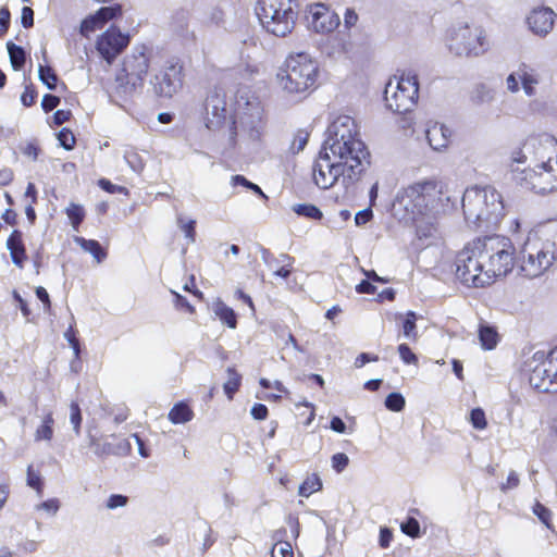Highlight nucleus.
Here are the masks:
<instances>
[{
	"label": "nucleus",
	"instance_id": "nucleus-1",
	"mask_svg": "<svg viewBox=\"0 0 557 557\" xmlns=\"http://www.w3.org/2000/svg\"><path fill=\"white\" fill-rule=\"evenodd\" d=\"M206 127L210 131L220 129L230 120L228 146H236L237 136L245 137L251 141L260 140L263 132L262 108L260 101L252 97L240 95L236 99L234 114H231L227 107H214L207 101L203 103Z\"/></svg>",
	"mask_w": 557,
	"mask_h": 557
},
{
	"label": "nucleus",
	"instance_id": "nucleus-2",
	"mask_svg": "<svg viewBox=\"0 0 557 557\" xmlns=\"http://www.w3.org/2000/svg\"><path fill=\"white\" fill-rule=\"evenodd\" d=\"M520 269L527 277H537L557 260V221L530 232L520 250Z\"/></svg>",
	"mask_w": 557,
	"mask_h": 557
},
{
	"label": "nucleus",
	"instance_id": "nucleus-3",
	"mask_svg": "<svg viewBox=\"0 0 557 557\" xmlns=\"http://www.w3.org/2000/svg\"><path fill=\"white\" fill-rule=\"evenodd\" d=\"M461 206L466 222L474 230H494L505 216L503 197L492 186L467 188Z\"/></svg>",
	"mask_w": 557,
	"mask_h": 557
},
{
	"label": "nucleus",
	"instance_id": "nucleus-4",
	"mask_svg": "<svg viewBox=\"0 0 557 557\" xmlns=\"http://www.w3.org/2000/svg\"><path fill=\"white\" fill-rule=\"evenodd\" d=\"M322 148L341 160L361 163L360 168L364 170L370 166V152L357 137L355 120L348 115H341L329 125Z\"/></svg>",
	"mask_w": 557,
	"mask_h": 557
},
{
	"label": "nucleus",
	"instance_id": "nucleus-5",
	"mask_svg": "<svg viewBox=\"0 0 557 557\" xmlns=\"http://www.w3.org/2000/svg\"><path fill=\"white\" fill-rule=\"evenodd\" d=\"M442 182L425 180L404 188L396 196V203L404 208L409 219L436 218L441 203Z\"/></svg>",
	"mask_w": 557,
	"mask_h": 557
},
{
	"label": "nucleus",
	"instance_id": "nucleus-6",
	"mask_svg": "<svg viewBox=\"0 0 557 557\" xmlns=\"http://www.w3.org/2000/svg\"><path fill=\"white\" fill-rule=\"evenodd\" d=\"M297 8V0H258L256 14L268 33L284 37L295 27Z\"/></svg>",
	"mask_w": 557,
	"mask_h": 557
},
{
	"label": "nucleus",
	"instance_id": "nucleus-7",
	"mask_svg": "<svg viewBox=\"0 0 557 557\" xmlns=\"http://www.w3.org/2000/svg\"><path fill=\"white\" fill-rule=\"evenodd\" d=\"M317 76L318 64L305 52L290 54L276 74L280 86L290 94L308 90L314 85Z\"/></svg>",
	"mask_w": 557,
	"mask_h": 557
},
{
	"label": "nucleus",
	"instance_id": "nucleus-8",
	"mask_svg": "<svg viewBox=\"0 0 557 557\" xmlns=\"http://www.w3.org/2000/svg\"><path fill=\"white\" fill-rule=\"evenodd\" d=\"M483 262L485 265L484 286L494 278L506 276L513 268L515 248L508 237L491 235L482 237Z\"/></svg>",
	"mask_w": 557,
	"mask_h": 557
},
{
	"label": "nucleus",
	"instance_id": "nucleus-9",
	"mask_svg": "<svg viewBox=\"0 0 557 557\" xmlns=\"http://www.w3.org/2000/svg\"><path fill=\"white\" fill-rule=\"evenodd\" d=\"M360 165L361 163L359 162L354 164L347 160L341 159L336 162H331L327 150L322 148L312 168L314 183L318 187L327 189L342 176L343 183L348 186L357 182L366 172Z\"/></svg>",
	"mask_w": 557,
	"mask_h": 557
},
{
	"label": "nucleus",
	"instance_id": "nucleus-10",
	"mask_svg": "<svg viewBox=\"0 0 557 557\" xmlns=\"http://www.w3.org/2000/svg\"><path fill=\"white\" fill-rule=\"evenodd\" d=\"M447 47L456 57L473 58L488 49L484 30L468 23H457L447 33Z\"/></svg>",
	"mask_w": 557,
	"mask_h": 557
},
{
	"label": "nucleus",
	"instance_id": "nucleus-11",
	"mask_svg": "<svg viewBox=\"0 0 557 557\" xmlns=\"http://www.w3.org/2000/svg\"><path fill=\"white\" fill-rule=\"evenodd\" d=\"M482 237L465 246L455 258L456 277L468 287H484Z\"/></svg>",
	"mask_w": 557,
	"mask_h": 557
},
{
	"label": "nucleus",
	"instance_id": "nucleus-12",
	"mask_svg": "<svg viewBox=\"0 0 557 557\" xmlns=\"http://www.w3.org/2000/svg\"><path fill=\"white\" fill-rule=\"evenodd\" d=\"M512 180L522 188L532 190L535 194H547L557 189V153L556 158H548L533 168L512 169Z\"/></svg>",
	"mask_w": 557,
	"mask_h": 557
},
{
	"label": "nucleus",
	"instance_id": "nucleus-13",
	"mask_svg": "<svg viewBox=\"0 0 557 557\" xmlns=\"http://www.w3.org/2000/svg\"><path fill=\"white\" fill-rule=\"evenodd\" d=\"M418 96L419 79L412 70L404 71L395 86L389 81L384 90L386 107L400 114L410 112L414 108Z\"/></svg>",
	"mask_w": 557,
	"mask_h": 557
},
{
	"label": "nucleus",
	"instance_id": "nucleus-14",
	"mask_svg": "<svg viewBox=\"0 0 557 557\" xmlns=\"http://www.w3.org/2000/svg\"><path fill=\"white\" fill-rule=\"evenodd\" d=\"M145 46H136L132 54L124 59L122 72L116 76L117 88L124 94H132L141 86L149 67Z\"/></svg>",
	"mask_w": 557,
	"mask_h": 557
},
{
	"label": "nucleus",
	"instance_id": "nucleus-15",
	"mask_svg": "<svg viewBox=\"0 0 557 557\" xmlns=\"http://www.w3.org/2000/svg\"><path fill=\"white\" fill-rule=\"evenodd\" d=\"M556 146L557 144L552 137H546L544 140L530 138L523 144L521 149L512 152V161L516 163L529 162L530 166L531 164L536 165L547 162L548 158H552L548 154V150L554 149L556 151Z\"/></svg>",
	"mask_w": 557,
	"mask_h": 557
},
{
	"label": "nucleus",
	"instance_id": "nucleus-16",
	"mask_svg": "<svg viewBox=\"0 0 557 557\" xmlns=\"http://www.w3.org/2000/svg\"><path fill=\"white\" fill-rule=\"evenodd\" d=\"M128 35H124L114 26L107 29L97 40L96 48L99 54L108 62L113 60L127 47Z\"/></svg>",
	"mask_w": 557,
	"mask_h": 557
},
{
	"label": "nucleus",
	"instance_id": "nucleus-17",
	"mask_svg": "<svg viewBox=\"0 0 557 557\" xmlns=\"http://www.w3.org/2000/svg\"><path fill=\"white\" fill-rule=\"evenodd\" d=\"M89 446L94 449L97 457L103 459L109 456H126L131 449V443L124 438H117L115 435L106 437L103 442L88 432Z\"/></svg>",
	"mask_w": 557,
	"mask_h": 557
},
{
	"label": "nucleus",
	"instance_id": "nucleus-18",
	"mask_svg": "<svg viewBox=\"0 0 557 557\" xmlns=\"http://www.w3.org/2000/svg\"><path fill=\"white\" fill-rule=\"evenodd\" d=\"M182 66L171 65L151 82L159 97L171 98L182 86Z\"/></svg>",
	"mask_w": 557,
	"mask_h": 557
},
{
	"label": "nucleus",
	"instance_id": "nucleus-19",
	"mask_svg": "<svg viewBox=\"0 0 557 557\" xmlns=\"http://www.w3.org/2000/svg\"><path fill=\"white\" fill-rule=\"evenodd\" d=\"M309 13L312 17V28L317 33H331L336 27H338L341 23L338 14L331 11L323 3H315L310 5Z\"/></svg>",
	"mask_w": 557,
	"mask_h": 557
},
{
	"label": "nucleus",
	"instance_id": "nucleus-20",
	"mask_svg": "<svg viewBox=\"0 0 557 557\" xmlns=\"http://www.w3.org/2000/svg\"><path fill=\"white\" fill-rule=\"evenodd\" d=\"M529 29L536 36H546L554 26L555 13L550 8L533 9L527 17Z\"/></svg>",
	"mask_w": 557,
	"mask_h": 557
},
{
	"label": "nucleus",
	"instance_id": "nucleus-21",
	"mask_svg": "<svg viewBox=\"0 0 557 557\" xmlns=\"http://www.w3.org/2000/svg\"><path fill=\"white\" fill-rule=\"evenodd\" d=\"M552 351L546 360L535 366L529 376L530 385L541 393H557V386L547 383L549 371H552Z\"/></svg>",
	"mask_w": 557,
	"mask_h": 557
},
{
	"label": "nucleus",
	"instance_id": "nucleus-22",
	"mask_svg": "<svg viewBox=\"0 0 557 557\" xmlns=\"http://www.w3.org/2000/svg\"><path fill=\"white\" fill-rule=\"evenodd\" d=\"M7 248L10 251L12 262L23 268L24 261L26 260L25 247L22 239V232L14 230L7 240Z\"/></svg>",
	"mask_w": 557,
	"mask_h": 557
},
{
	"label": "nucleus",
	"instance_id": "nucleus-23",
	"mask_svg": "<svg viewBox=\"0 0 557 557\" xmlns=\"http://www.w3.org/2000/svg\"><path fill=\"white\" fill-rule=\"evenodd\" d=\"M451 131L444 124L435 123L426 129V139L434 150H441L448 145Z\"/></svg>",
	"mask_w": 557,
	"mask_h": 557
},
{
	"label": "nucleus",
	"instance_id": "nucleus-24",
	"mask_svg": "<svg viewBox=\"0 0 557 557\" xmlns=\"http://www.w3.org/2000/svg\"><path fill=\"white\" fill-rule=\"evenodd\" d=\"M517 75L521 82L525 95L529 97L534 96L536 92L535 85L540 83V76L537 72L525 63H521L517 70Z\"/></svg>",
	"mask_w": 557,
	"mask_h": 557
},
{
	"label": "nucleus",
	"instance_id": "nucleus-25",
	"mask_svg": "<svg viewBox=\"0 0 557 557\" xmlns=\"http://www.w3.org/2000/svg\"><path fill=\"white\" fill-rule=\"evenodd\" d=\"M74 242L79 245L84 251L89 252L98 263L102 262L108 256L107 250L96 239H86L76 236Z\"/></svg>",
	"mask_w": 557,
	"mask_h": 557
},
{
	"label": "nucleus",
	"instance_id": "nucleus-26",
	"mask_svg": "<svg viewBox=\"0 0 557 557\" xmlns=\"http://www.w3.org/2000/svg\"><path fill=\"white\" fill-rule=\"evenodd\" d=\"M212 310L221 322L226 324L230 329H235L237 326V314L221 299H216L213 302Z\"/></svg>",
	"mask_w": 557,
	"mask_h": 557
},
{
	"label": "nucleus",
	"instance_id": "nucleus-27",
	"mask_svg": "<svg viewBox=\"0 0 557 557\" xmlns=\"http://www.w3.org/2000/svg\"><path fill=\"white\" fill-rule=\"evenodd\" d=\"M168 417L172 423L181 424L190 421L194 412L186 403L180 401L173 406Z\"/></svg>",
	"mask_w": 557,
	"mask_h": 557
},
{
	"label": "nucleus",
	"instance_id": "nucleus-28",
	"mask_svg": "<svg viewBox=\"0 0 557 557\" xmlns=\"http://www.w3.org/2000/svg\"><path fill=\"white\" fill-rule=\"evenodd\" d=\"M7 49L12 69L14 71H21L26 62V51L23 47L12 41L7 42Z\"/></svg>",
	"mask_w": 557,
	"mask_h": 557
},
{
	"label": "nucleus",
	"instance_id": "nucleus-29",
	"mask_svg": "<svg viewBox=\"0 0 557 557\" xmlns=\"http://www.w3.org/2000/svg\"><path fill=\"white\" fill-rule=\"evenodd\" d=\"M227 381L223 384V391L227 398L232 400L242 384V375L233 367L226 369Z\"/></svg>",
	"mask_w": 557,
	"mask_h": 557
},
{
	"label": "nucleus",
	"instance_id": "nucleus-30",
	"mask_svg": "<svg viewBox=\"0 0 557 557\" xmlns=\"http://www.w3.org/2000/svg\"><path fill=\"white\" fill-rule=\"evenodd\" d=\"M479 339L484 349L491 350L497 345L498 334L494 327L483 324L479 329Z\"/></svg>",
	"mask_w": 557,
	"mask_h": 557
},
{
	"label": "nucleus",
	"instance_id": "nucleus-31",
	"mask_svg": "<svg viewBox=\"0 0 557 557\" xmlns=\"http://www.w3.org/2000/svg\"><path fill=\"white\" fill-rule=\"evenodd\" d=\"M53 424L54 419L52 412H48L35 432V441H50L53 436Z\"/></svg>",
	"mask_w": 557,
	"mask_h": 557
},
{
	"label": "nucleus",
	"instance_id": "nucleus-32",
	"mask_svg": "<svg viewBox=\"0 0 557 557\" xmlns=\"http://www.w3.org/2000/svg\"><path fill=\"white\" fill-rule=\"evenodd\" d=\"M38 78L49 90L57 89L59 77L51 66L40 64L38 67Z\"/></svg>",
	"mask_w": 557,
	"mask_h": 557
},
{
	"label": "nucleus",
	"instance_id": "nucleus-33",
	"mask_svg": "<svg viewBox=\"0 0 557 557\" xmlns=\"http://www.w3.org/2000/svg\"><path fill=\"white\" fill-rule=\"evenodd\" d=\"M493 98V90L485 84H478L471 92V101L475 104L488 103Z\"/></svg>",
	"mask_w": 557,
	"mask_h": 557
},
{
	"label": "nucleus",
	"instance_id": "nucleus-34",
	"mask_svg": "<svg viewBox=\"0 0 557 557\" xmlns=\"http://www.w3.org/2000/svg\"><path fill=\"white\" fill-rule=\"evenodd\" d=\"M322 488V482L319 475L312 474L307 478L299 486L298 494L302 497H309L312 493Z\"/></svg>",
	"mask_w": 557,
	"mask_h": 557
},
{
	"label": "nucleus",
	"instance_id": "nucleus-35",
	"mask_svg": "<svg viewBox=\"0 0 557 557\" xmlns=\"http://www.w3.org/2000/svg\"><path fill=\"white\" fill-rule=\"evenodd\" d=\"M65 213L71 221V225L75 231H78L79 225L85 219V210L83 206L77 203H70V206L65 209Z\"/></svg>",
	"mask_w": 557,
	"mask_h": 557
},
{
	"label": "nucleus",
	"instance_id": "nucleus-36",
	"mask_svg": "<svg viewBox=\"0 0 557 557\" xmlns=\"http://www.w3.org/2000/svg\"><path fill=\"white\" fill-rule=\"evenodd\" d=\"M293 211L301 216H306L311 220H321L323 214L322 211L314 205L311 203H298L293 207Z\"/></svg>",
	"mask_w": 557,
	"mask_h": 557
},
{
	"label": "nucleus",
	"instance_id": "nucleus-37",
	"mask_svg": "<svg viewBox=\"0 0 557 557\" xmlns=\"http://www.w3.org/2000/svg\"><path fill=\"white\" fill-rule=\"evenodd\" d=\"M95 14L98 17V20H100L101 24L104 25L107 22L122 15V5L115 3L109 7H102Z\"/></svg>",
	"mask_w": 557,
	"mask_h": 557
},
{
	"label": "nucleus",
	"instance_id": "nucleus-38",
	"mask_svg": "<svg viewBox=\"0 0 557 557\" xmlns=\"http://www.w3.org/2000/svg\"><path fill=\"white\" fill-rule=\"evenodd\" d=\"M384 405L388 410L399 412L405 408V397L398 392H392L386 396Z\"/></svg>",
	"mask_w": 557,
	"mask_h": 557
},
{
	"label": "nucleus",
	"instance_id": "nucleus-39",
	"mask_svg": "<svg viewBox=\"0 0 557 557\" xmlns=\"http://www.w3.org/2000/svg\"><path fill=\"white\" fill-rule=\"evenodd\" d=\"M400 530L412 539L420 537L421 535L420 523L413 517H408L404 522H401Z\"/></svg>",
	"mask_w": 557,
	"mask_h": 557
},
{
	"label": "nucleus",
	"instance_id": "nucleus-40",
	"mask_svg": "<svg viewBox=\"0 0 557 557\" xmlns=\"http://www.w3.org/2000/svg\"><path fill=\"white\" fill-rule=\"evenodd\" d=\"M102 26L103 25L101 24L100 20H98L96 14H92L82 21L79 33L82 36L88 37L90 33L101 28Z\"/></svg>",
	"mask_w": 557,
	"mask_h": 557
},
{
	"label": "nucleus",
	"instance_id": "nucleus-41",
	"mask_svg": "<svg viewBox=\"0 0 557 557\" xmlns=\"http://www.w3.org/2000/svg\"><path fill=\"white\" fill-rule=\"evenodd\" d=\"M417 314L413 311H408L403 322V332L407 338H416L417 336Z\"/></svg>",
	"mask_w": 557,
	"mask_h": 557
},
{
	"label": "nucleus",
	"instance_id": "nucleus-42",
	"mask_svg": "<svg viewBox=\"0 0 557 557\" xmlns=\"http://www.w3.org/2000/svg\"><path fill=\"white\" fill-rule=\"evenodd\" d=\"M438 202L442 205L438 209V215L445 214L456 208V199H451L444 184L442 185V194H440Z\"/></svg>",
	"mask_w": 557,
	"mask_h": 557
},
{
	"label": "nucleus",
	"instance_id": "nucleus-43",
	"mask_svg": "<svg viewBox=\"0 0 557 557\" xmlns=\"http://www.w3.org/2000/svg\"><path fill=\"white\" fill-rule=\"evenodd\" d=\"M177 225L185 233V237L194 243L196 239V221L193 219L185 221L183 215L180 214L177 215Z\"/></svg>",
	"mask_w": 557,
	"mask_h": 557
},
{
	"label": "nucleus",
	"instance_id": "nucleus-44",
	"mask_svg": "<svg viewBox=\"0 0 557 557\" xmlns=\"http://www.w3.org/2000/svg\"><path fill=\"white\" fill-rule=\"evenodd\" d=\"M533 513L547 529H553L552 511L546 506L536 502L533 506Z\"/></svg>",
	"mask_w": 557,
	"mask_h": 557
},
{
	"label": "nucleus",
	"instance_id": "nucleus-45",
	"mask_svg": "<svg viewBox=\"0 0 557 557\" xmlns=\"http://www.w3.org/2000/svg\"><path fill=\"white\" fill-rule=\"evenodd\" d=\"M58 140L60 146L70 151L75 147V136L73 135L72 131L63 127L58 134H57Z\"/></svg>",
	"mask_w": 557,
	"mask_h": 557
},
{
	"label": "nucleus",
	"instance_id": "nucleus-46",
	"mask_svg": "<svg viewBox=\"0 0 557 557\" xmlns=\"http://www.w3.org/2000/svg\"><path fill=\"white\" fill-rule=\"evenodd\" d=\"M232 183L234 186H237V185L244 186L247 189L252 190L255 194L259 195L260 197H262L264 199L268 198L265 196V194L262 191V189L260 188V186L248 181L244 175L237 174V175L232 176Z\"/></svg>",
	"mask_w": 557,
	"mask_h": 557
},
{
	"label": "nucleus",
	"instance_id": "nucleus-47",
	"mask_svg": "<svg viewBox=\"0 0 557 557\" xmlns=\"http://www.w3.org/2000/svg\"><path fill=\"white\" fill-rule=\"evenodd\" d=\"M472 426L476 430H484L487 426L485 412L482 408L476 407L470 411L469 418Z\"/></svg>",
	"mask_w": 557,
	"mask_h": 557
},
{
	"label": "nucleus",
	"instance_id": "nucleus-48",
	"mask_svg": "<svg viewBox=\"0 0 557 557\" xmlns=\"http://www.w3.org/2000/svg\"><path fill=\"white\" fill-rule=\"evenodd\" d=\"M205 101L214 104V107H227L226 95L222 88H214L210 90Z\"/></svg>",
	"mask_w": 557,
	"mask_h": 557
},
{
	"label": "nucleus",
	"instance_id": "nucleus-49",
	"mask_svg": "<svg viewBox=\"0 0 557 557\" xmlns=\"http://www.w3.org/2000/svg\"><path fill=\"white\" fill-rule=\"evenodd\" d=\"M309 140V132L306 129H298L295 134L294 140L290 146V150L293 153H298L302 151L308 144Z\"/></svg>",
	"mask_w": 557,
	"mask_h": 557
},
{
	"label": "nucleus",
	"instance_id": "nucleus-50",
	"mask_svg": "<svg viewBox=\"0 0 557 557\" xmlns=\"http://www.w3.org/2000/svg\"><path fill=\"white\" fill-rule=\"evenodd\" d=\"M82 420L83 418L79 405L76 401H72L70 405V421L76 435H79L81 433Z\"/></svg>",
	"mask_w": 557,
	"mask_h": 557
},
{
	"label": "nucleus",
	"instance_id": "nucleus-51",
	"mask_svg": "<svg viewBox=\"0 0 557 557\" xmlns=\"http://www.w3.org/2000/svg\"><path fill=\"white\" fill-rule=\"evenodd\" d=\"M124 159L134 172L140 173L144 170L145 163L136 151H126Z\"/></svg>",
	"mask_w": 557,
	"mask_h": 557
},
{
	"label": "nucleus",
	"instance_id": "nucleus-52",
	"mask_svg": "<svg viewBox=\"0 0 557 557\" xmlns=\"http://www.w3.org/2000/svg\"><path fill=\"white\" fill-rule=\"evenodd\" d=\"M293 547L290 543L278 541L272 548V557H293Z\"/></svg>",
	"mask_w": 557,
	"mask_h": 557
},
{
	"label": "nucleus",
	"instance_id": "nucleus-53",
	"mask_svg": "<svg viewBox=\"0 0 557 557\" xmlns=\"http://www.w3.org/2000/svg\"><path fill=\"white\" fill-rule=\"evenodd\" d=\"M332 468L337 472L342 473L349 463V458L344 453H336L331 458Z\"/></svg>",
	"mask_w": 557,
	"mask_h": 557
},
{
	"label": "nucleus",
	"instance_id": "nucleus-54",
	"mask_svg": "<svg viewBox=\"0 0 557 557\" xmlns=\"http://www.w3.org/2000/svg\"><path fill=\"white\" fill-rule=\"evenodd\" d=\"M398 352L404 363L416 364L418 362L417 355L411 350V348L407 344H400L398 346Z\"/></svg>",
	"mask_w": 557,
	"mask_h": 557
},
{
	"label": "nucleus",
	"instance_id": "nucleus-55",
	"mask_svg": "<svg viewBox=\"0 0 557 557\" xmlns=\"http://www.w3.org/2000/svg\"><path fill=\"white\" fill-rule=\"evenodd\" d=\"M98 186L109 193V194H116V193H120V194H127V188L124 187V186H120V185H115L113 184L111 181L107 180V178H100L98 181Z\"/></svg>",
	"mask_w": 557,
	"mask_h": 557
},
{
	"label": "nucleus",
	"instance_id": "nucleus-56",
	"mask_svg": "<svg viewBox=\"0 0 557 557\" xmlns=\"http://www.w3.org/2000/svg\"><path fill=\"white\" fill-rule=\"evenodd\" d=\"M127 502H128L127 496L122 495V494H112L109 496L106 506L108 509L113 510V509L126 506Z\"/></svg>",
	"mask_w": 557,
	"mask_h": 557
},
{
	"label": "nucleus",
	"instance_id": "nucleus-57",
	"mask_svg": "<svg viewBox=\"0 0 557 557\" xmlns=\"http://www.w3.org/2000/svg\"><path fill=\"white\" fill-rule=\"evenodd\" d=\"M61 102V99L52 94H46L41 100V108L45 112L54 110Z\"/></svg>",
	"mask_w": 557,
	"mask_h": 557
},
{
	"label": "nucleus",
	"instance_id": "nucleus-58",
	"mask_svg": "<svg viewBox=\"0 0 557 557\" xmlns=\"http://www.w3.org/2000/svg\"><path fill=\"white\" fill-rule=\"evenodd\" d=\"M37 98V91L35 90L34 86L27 85L25 86V90L21 95V102L24 107H30L35 103V100Z\"/></svg>",
	"mask_w": 557,
	"mask_h": 557
},
{
	"label": "nucleus",
	"instance_id": "nucleus-59",
	"mask_svg": "<svg viewBox=\"0 0 557 557\" xmlns=\"http://www.w3.org/2000/svg\"><path fill=\"white\" fill-rule=\"evenodd\" d=\"M373 218V211L371 207L364 208L358 211L355 215V224L357 226H362L367 224Z\"/></svg>",
	"mask_w": 557,
	"mask_h": 557
},
{
	"label": "nucleus",
	"instance_id": "nucleus-60",
	"mask_svg": "<svg viewBox=\"0 0 557 557\" xmlns=\"http://www.w3.org/2000/svg\"><path fill=\"white\" fill-rule=\"evenodd\" d=\"M21 24L24 28L34 26V10L30 7H23L21 14Z\"/></svg>",
	"mask_w": 557,
	"mask_h": 557
},
{
	"label": "nucleus",
	"instance_id": "nucleus-61",
	"mask_svg": "<svg viewBox=\"0 0 557 557\" xmlns=\"http://www.w3.org/2000/svg\"><path fill=\"white\" fill-rule=\"evenodd\" d=\"M11 14L7 7L0 9V37H2L10 27Z\"/></svg>",
	"mask_w": 557,
	"mask_h": 557
},
{
	"label": "nucleus",
	"instance_id": "nucleus-62",
	"mask_svg": "<svg viewBox=\"0 0 557 557\" xmlns=\"http://www.w3.org/2000/svg\"><path fill=\"white\" fill-rule=\"evenodd\" d=\"M27 485L37 491H40L42 487L41 476L33 471L32 466L27 469Z\"/></svg>",
	"mask_w": 557,
	"mask_h": 557
},
{
	"label": "nucleus",
	"instance_id": "nucleus-63",
	"mask_svg": "<svg viewBox=\"0 0 557 557\" xmlns=\"http://www.w3.org/2000/svg\"><path fill=\"white\" fill-rule=\"evenodd\" d=\"M250 413L253 419L261 421L267 419L269 410L265 405L258 403L251 407Z\"/></svg>",
	"mask_w": 557,
	"mask_h": 557
},
{
	"label": "nucleus",
	"instance_id": "nucleus-64",
	"mask_svg": "<svg viewBox=\"0 0 557 557\" xmlns=\"http://www.w3.org/2000/svg\"><path fill=\"white\" fill-rule=\"evenodd\" d=\"M552 371H549V376L547 383L557 386V347L552 350Z\"/></svg>",
	"mask_w": 557,
	"mask_h": 557
}]
</instances>
